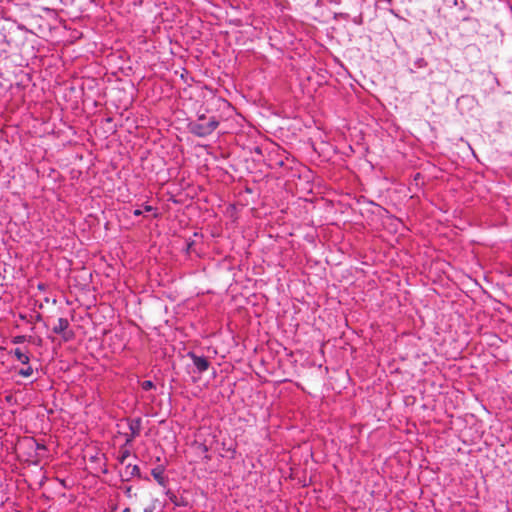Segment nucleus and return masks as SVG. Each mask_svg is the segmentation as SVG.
<instances>
[{"label": "nucleus", "instance_id": "nucleus-3", "mask_svg": "<svg viewBox=\"0 0 512 512\" xmlns=\"http://www.w3.org/2000/svg\"><path fill=\"white\" fill-rule=\"evenodd\" d=\"M188 356L191 358L195 368L199 373H203L208 370L210 362L207 357L198 356L193 352H189Z\"/></svg>", "mask_w": 512, "mask_h": 512}, {"label": "nucleus", "instance_id": "nucleus-4", "mask_svg": "<svg viewBox=\"0 0 512 512\" xmlns=\"http://www.w3.org/2000/svg\"><path fill=\"white\" fill-rule=\"evenodd\" d=\"M121 476L124 480L129 481L134 476H140V469L137 465L127 464L123 471H121Z\"/></svg>", "mask_w": 512, "mask_h": 512}, {"label": "nucleus", "instance_id": "nucleus-15", "mask_svg": "<svg viewBox=\"0 0 512 512\" xmlns=\"http://www.w3.org/2000/svg\"><path fill=\"white\" fill-rule=\"evenodd\" d=\"M133 214H134L135 216H140V215L142 214V211H141V210H139V209H136V210H134V211H133Z\"/></svg>", "mask_w": 512, "mask_h": 512}, {"label": "nucleus", "instance_id": "nucleus-2", "mask_svg": "<svg viewBox=\"0 0 512 512\" xmlns=\"http://www.w3.org/2000/svg\"><path fill=\"white\" fill-rule=\"evenodd\" d=\"M68 327H69L68 320L66 318H59L52 330L55 334H62L63 339L65 341H68L73 337V333L71 331L69 333L66 332Z\"/></svg>", "mask_w": 512, "mask_h": 512}, {"label": "nucleus", "instance_id": "nucleus-8", "mask_svg": "<svg viewBox=\"0 0 512 512\" xmlns=\"http://www.w3.org/2000/svg\"><path fill=\"white\" fill-rule=\"evenodd\" d=\"M19 375H21L22 377H30L32 374H33V368L27 364L25 368H22L19 370Z\"/></svg>", "mask_w": 512, "mask_h": 512}, {"label": "nucleus", "instance_id": "nucleus-1", "mask_svg": "<svg viewBox=\"0 0 512 512\" xmlns=\"http://www.w3.org/2000/svg\"><path fill=\"white\" fill-rule=\"evenodd\" d=\"M219 125V120L216 116L209 117L204 114L199 115L197 121L190 124V131L198 137H206L212 134Z\"/></svg>", "mask_w": 512, "mask_h": 512}, {"label": "nucleus", "instance_id": "nucleus-6", "mask_svg": "<svg viewBox=\"0 0 512 512\" xmlns=\"http://www.w3.org/2000/svg\"><path fill=\"white\" fill-rule=\"evenodd\" d=\"M131 436L136 437L141 430V419H135L130 423Z\"/></svg>", "mask_w": 512, "mask_h": 512}, {"label": "nucleus", "instance_id": "nucleus-13", "mask_svg": "<svg viewBox=\"0 0 512 512\" xmlns=\"http://www.w3.org/2000/svg\"><path fill=\"white\" fill-rule=\"evenodd\" d=\"M125 494L129 498H131L134 495L131 486H128V487L125 488Z\"/></svg>", "mask_w": 512, "mask_h": 512}, {"label": "nucleus", "instance_id": "nucleus-5", "mask_svg": "<svg viewBox=\"0 0 512 512\" xmlns=\"http://www.w3.org/2000/svg\"><path fill=\"white\" fill-rule=\"evenodd\" d=\"M12 353L16 357L18 361H20L22 364L27 365L29 364L30 357L27 352L22 351L20 348H15Z\"/></svg>", "mask_w": 512, "mask_h": 512}, {"label": "nucleus", "instance_id": "nucleus-9", "mask_svg": "<svg viewBox=\"0 0 512 512\" xmlns=\"http://www.w3.org/2000/svg\"><path fill=\"white\" fill-rule=\"evenodd\" d=\"M129 455H130V452L128 450L121 451V454H120V456L118 458L119 462L121 464H125V460L129 457Z\"/></svg>", "mask_w": 512, "mask_h": 512}, {"label": "nucleus", "instance_id": "nucleus-14", "mask_svg": "<svg viewBox=\"0 0 512 512\" xmlns=\"http://www.w3.org/2000/svg\"><path fill=\"white\" fill-rule=\"evenodd\" d=\"M218 102L220 106H229V103L225 100V98H218Z\"/></svg>", "mask_w": 512, "mask_h": 512}, {"label": "nucleus", "instance_id": "nucleus-16", "mask_svg": "<svg viewBox=\"0 0 512 512\" xmlns=\"http://www.w3.org/2000/svg\"><path fill=\"white\" fill-rule=\"evenodd\" d=\"M145 210H146V211H151V210H152V207L147 205V206H145Z\"/></svg>", "mask_w": 512, "mask_h": 512}, {"label": "nucleus", "instance_id": "nucleus-17", "mask_svg": "<svg viewBox=\"0 0 512 512\" xmlns=\"http://www.w3.org/2000/svg\"><path fill=\"white\" fill-rule=\"evenodd\" d=\"M391 13H392L393 15H395V16H398V15L394 12V10H391Z\"/></svg>", "mask_w": 512, "mask_h": 512}, {"label": "nucleus", "instance_id": "nucleus-10", "mask_svg": "<svg viewBox=\"0 0 512 512\" xmlns=\"http://www.w3.org/2000/svg\"><path fill=\"white\" fill-rule=\"evenodd\" d=\"M153 387H154V384H153V382H152V381H150V380L144 381V382L142 383V388H143L144 390H150V389H152Z\"/></svg>", "mask_w": 512, "mask_h": 512}, {"label": "nucleus", "instance_id": "nucleus-7", "mask_svg": "<svg viewBox=\"0 0 512 512\" xmlns=\"http://www.w3.org/2000/svg\"><path fill=\"white\" fill-rule=\"evenodd\" d=\"M152 476L154 479L161 485L165 486V477L163 475V470L156 468L152 470Z\"/></svg>", "mask_w": 512, "mask_h": 512}, {"label": "nucleus", "instance_id": "nucleus-12", "mask_svg": "<svg viewBox=\"0 0 512 512\" xmlns=\"http://www.w3.org/2000/svg\"><path fill=\"white\" fill-rule=\"evenodd\" d=\"M25 341V336H16L13 338V343H22Z\"/></svg>", "mask_w": 512, "mask_h": 512}, {"label": "nucleus", "instance_id": "nucleus-11", "mask_svg": "<svg viewBox=\"0 0 512 512\" xmlns=\"http://www.w3.org/2000/svg\"><path fill=\"white\" fill-rule=\"evenodd\" d=\"M415 65L418 67V68H422L426 65V61L423 59V58H418L416 61H415Z\"/></svg>", "mask_w": 512, "mask_h": 512}]
</instances>
